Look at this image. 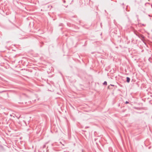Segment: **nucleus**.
<instances>
[{
    "mask_svg": "<svg viewBox=\"0 0 152 152\" xmlns=\"http://www.w3.org/2000/svg\"><path fill=\"white\" fill-rule=\"evenodd\" d=\"M128 103V102L126 101V104H127V103Z\"/></svg>",
    "mask_w": 152,
    "mask_h": 152,
    "instance_id": "nucleus-3",
    "label": "nucleus"
},
{
    "mask_svg": "<svg viewBox=\"0 0 152 152\" xmlns=\"http://www.w3.org/2000/svg\"><path fill=\"white\" fill-rule=\"evenodd\" d=\"M10 115L11 116H12L11 115Z\"/></svg>",
    "mask_w": 152,
    "mask_h": 152,
    "instance_id": "nucleus-5",
    "label": "nucleus"
},
{
    "mask_svg": "<svg viewBox=\"0 0 152 152\" xmlns=\"http://www.w3.org/2000/svg\"><path fill=\"white\" fill-rule=\"evenodd\" d=\"M126 79H127V82H128V83H129L130 81V79L129 77H127L126 78Z\"/></svg>",
    "mask_w": 152,
    "mask_h": 152,
    "instance_id": "nucleus-1",
    "label": "nucleus"
},
{
    "mask_svg": "<svg viewBox=\"0 0 152 152\" xmlns=\"http://www.w3.org/2000/svg\"><path fill=\"white\" fill-rule=\"evenodd\" d=\"M103 84L104 85H107V82H106V81H104L103 83Z\"/></svg>",
    "mask_w": 152,
    "mask_h": 152,
    "instance_id": "nucleus-2",
    "label": "nucleus"
},
{
    "mask_svg": "<svg viewBox=\"0 0 152 152\" xmlns=\"http://www.w3.org/2000/svg\"><path fill=\"white\" fill-rule=\"evenodd\" d=\"M111 86H113V85H111Z\"/></svg>",
    "mask_w": 152,
    "mask_h": 152,
    "instance_id": "nucleus-4",
    "label": "nucleus"
}]
</instances>
